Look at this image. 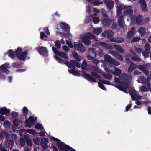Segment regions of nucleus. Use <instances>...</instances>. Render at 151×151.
Segmentation results:
<instances>
[{
  "label": "nucleus",
  "mask_w": 151,
  "mask_h": 151,
  "mask_svg": "<svg viewBox=\"0 0 151 151\" xmlns=\"http://www.w3.org/2000/svg\"><path fill=\"white\" fill-rule=\"evenodd\" d=\"M51 139L53 141L52 144L58 146L59 151H68L69 146L65 144L59 139L54 137H51Z\"/></svg>",
  "instance_id": "nucleus-1"
},
{
  "label": "nucleus",
  "mask_w": 151,
  "mask_h": 151,
  "mask_svg": "<svg viewBox=\"0 0 151 151\" xmlns=\"http://www.w3.org/2000/svg\"><path fill=\"white\" fill-rule=\"evenodd\" d=\"M23 50L20 47H18L17 49L14 52L12 49H10L9 50L8 52H7V53L9 56L13 59L15 57V55H16L17 57L18 55L21 54Z\"/></svg>",
  "instance_id": "nucleus-2"
},
{
  "label": "nucleus",
  "mask_w": 151,
  "mask_h": 151,
  "mask_svg": "<svg viewBox=\"0 0 151 151\" xmlns=\"http://www.w3.org/2000/svg\"><path fill=\"white\" fill-rule=\"evenodd\" d=\"M104 60L108 63L116 65H120L119 62L116 61L112 57L109 55H105L104 56Z\"/></svg>",
  "instance_id": "nucleus-3"
},
{
  "label": "nucleus",
  "mask_w": 151,
  "mask_h": 151,
  "mask_svg": "<svg viewBox=\"0 0 151 151\" xmlns=\"http://www.w3.org/2000/svg\"><path fill=\"white\" fill-rule=\"evenodd\" d=\"M52 48L55 54L62 57L65 59H68V56L66 53L65 52H59V50L54 47H52Z\"/></svg>",
  "instance_id": "nucleus-4"
},
{
  "label": "nucleus",
  "mask_w": 151,
  "mask_h": 151,
  "mask_svg": "<svg viewBox=\"0 0 151 151\" xmlns=\"http://www.w3.org/2000/svg\"><path fill=\"white\" fill-rule=\"evenodd\" d=\"M36 50L40 55L45 56H48V51L46 47L40 46L37 48Z\"/></svg>",
  "instance_id": "nucleus-5"
},
{
  "label": "nucleus",
  "mask_w": 151,
  "mask_h": 151,
  "mask_svg": "<svg viewBox=\"0 0 151 151\" xmlns=\"http://www.w3.org/2000/svg\"><path fill=\"white\" fill-rule=\"evenodd\" d=\"M125 9L124 10H126L124 12V14L129 17L132 16L133 13V11L132 9V6H125Z\"/></svg>",
  "instance_id": "nucleus-6"
},
{
  "label": "nucleus",
  "mask_w": 151,
  "mask_h": 151,
  "mask_svg": "<svg viewBox=\"0 0 151 151\" xmlns=\"http://www.w3.org/2000/svg\"><path fill=\"white\" fill-rule=\"evenodd\" d=\"M74 48L81 53H84L86 50V48L82 43H75L74 45Z\"/></svg>",
  "instance_id": "nucleus-7"
},
{
  "label": "nucleus",
  "mask_w": 151,
  "mask_h": 151,
  "mask_svg": "<svg viewBox=\"0 0 151 151\" xmlns=\"http://www.w3.org/2000/svg\"><path fill=\"white\" fill-rule=\"evenodd\" d=\"M104 3L107 9L111 11L113 9L114 4V2L112 0H105Z\"/></svg>",
  "instance_id": "nucleus-8"
},
{
  "label": "nucleus",
  "mask_w": 151,
  "mask_h": 151,
  "mask_svg": "<svg viewBox=\"0 0 151 151\" xmlns=\"http://www.w3.org/2000/svg\"><path fill=\"white\" fill-rule=\"evenodd\" d=\"M82 76L85 77V78L88 80L89 81H93L94 82H96L97 81L96 79L90 74L86 73L85 71L82 72Z\"/></svg>",
  "instance_id": "nucleus-9"
},
{
  "label": "nucleus",
  "mask_w": 151,
  "mask_h": 151,
  "mask_svg": "<svg viewBox=\"0 0 151 151\" xmlns=\"http://www.w3.org/2000/svg\"><path fill=\"white\" fill-rule=\"evenodd\" d=\"M139 4H140V7L142 11L145 12L147 11V4L145 0H139Z\"/></svg>",
  "instance_id": "nucleus-10"
},
{
  "label": "nucleus",
  "mask_w": 151,
  "mask_h": 151,
  "mask_svg": "<svg viewBox=\"0 0 151 151\" xmlns=\"http://www.w3.org/2000/svg\"><path fill=\"white\" fill-rule=\"evenodd\" d=\"M102 34L103 37L109 38L114 36V33L112 30H109L105 31L102 32Z\"/></svg>",
  "instance_id": "nucleus-11"
},
{
  "label": "nucleus",
  "mask_w": 151,
  "mask_h": 151,
  "mask_svg": "<svg viewBox=\"0 0 151 151\" xmlns=\"http://www.w3.org/2000/svg\"><path fill=\"white\" fill-rule=\"evenodd\" d=\"M28 55V52L27 51L25 50L20 54L17 57V58L21 60L24 61L25 58Z\"/></svg>",
  "instance_id": "nucleus-12"
},
{
  "label": "nucleus",
  "mask_w": 151,
  "mask_h": 151,
  "mask_svg": "<svg viewBox=\"0 0 151 151\" xmlns=\"http://www.w3.org/2000/svg\"><path fill=\"white\" fill-rule=\"evenodd\" d=\"M124 16L123 15H121L119 17L118 20V24L119 27L121 28H124Z\"/></svg>",
  "instance_id": "nucleus-13"
},
{
  "label": "nucleus",
  "mask_w": 151,
  "mask_h": 151,
  "mask_svg": "<svg viewBox=\"0 0 151 151\" xmlns=\"http://www.w3.org/2000/svg\"><path fill=\"white\" fill-rule=\"evenodd\" d=\"M111 52L114 56H115L119 60L121 61L123 60V57L120 54L114 50H112Z\"/></svg>",
  "instance_id": "nucleus-14"
},
{
  "label": "nucleus",
  "mask_w": 151,
  "mask_h": 151,
  "mask_svg": "<svg viewBox=\"0 0 151 151\" xmlns=\"http://www.w3.org/2000/svg\"><path fill=\"white\" fill-rule=\"evenodd\" d=\"M116 8V15L117 17H119L122 15V10H124L125 9V6L120 5L119 6H117Z\"/></svg>",
  "instance_id": "nucleus-15"
},
{
  "label": "nucleus",
  "mask_w": 151,
  "mask_h": 151,
  "mask_svg": "<svg viewBox=\"0 0 151 151\" xmlns=\"http://www.w3.org/2000/svg\"><path fill=\"white\" fill-rule=\"evenodd\" d=\"M112 20L109 18H105L102 19L103 25L105 26H108L112 23Z\"/></svg>",
  "instance_id": "nucleus-16"
},
{
  "label": "nucleus",
  "mask_w": 151,
  "mask_h": 151,
  "mask_svg": "<svg viewBox=\"0 0 151 151\" xmlns=\"http://www.w3.org/2000/svg\"><path fill=\"white\" fill-rule=\"evenodd\" d=\"M10 111V110L9 109H7V108L5 107L0 109V114L2 115L9 114Z\"/></svg>",
  "instance_id": "nucleus-17"
},
{
  "label": "nucleus",
  "mask_w": 151,
  "mask_h": 151,
  "mask_svg": "<svg viewBox=\"0 0 151 151\" xmlns=\"http://www.w3.org/2000/svg\"><path fill=\"white\" fill-rule=\"evenodd\" d=\"M139 79L142 81L144 82V84L145 85H146V86H147L148 87L150 86V80H146V79L145 78L144 76H141L139 77Z\"/></svg>",
  "instance_id": "nucleus-18"
},
{
  "label": "nucleus",
  "mask_w": 151,
  "mask_h": 151,
  "mask_svg": "<svg viewBox=\"0 0 151 151\" xmlns=\"http://www.w3.org/2000/svg\"><path fill=\"white\" fill-rule=\"evenodd\" d=\"M100 45L101 46L106 49H112L113 48L111 45L106 42H100Z\"/></svg>",
  "instance_id": "nucleus-19"
},
{
  "label": "nucleus",
  "mask_w": 151,
  "mask_h": 151,
  "mask_svg": "<svg viewBox=\"0 0 151 151\" xmlns=\"http://www.w3.org/2000/svg\"><path fill=\"white\" fill-rule=\"evenodd\" d=\"M114 81L117 83L122 84L124 83V77L122 76H120L118 78H117L116 77H115Z\"/></svg>",
  "instance_id": "nucleus-20"
},
{
  "label": "nucleus",
  "mask_w": 151,
  "mask_h": 151,
  "mask_svg": "<svg viewBox=\"0 0 151 151\" xmlns=\"http://www.w3.org/2000/svg\"><path fill=\"white\" fill-rule=\"evenodd\" d=\"M62 29L63 31L66 32L70 31V26L64 22H62Z\"/></svg>",
  "instance_id": "nucleus-21"
},
{
  "label": "nucleus",
  "mask_w": 151,
  "mask_h": 151,
  "mask_svg": "<svg viewBox=\"0 0 151 151\" xmlns=\"http://www.w3.org/2000/svg\"><path fill=\"white\" fill-rule=\"evenodd\" d=\"M94 57L91 56V55L87 56V58L88 60L92 61L93 63L97 65L99 63V61L97 59H95Z\"/></svg>",
  "instance_id": "nucleus-22"
},
{
  "label": "nucleus",
  "mask_w": 151,
  "mask_h": 151,
  "mask_svg": "<svg viewBox=\"0 0 151 151\" xmlns=\"http://www.w3.org/2000/svg\"><path fill=\"white\" fill-rule=\"evenodd\" d=\"M24 137L27 145L29 146H32V142L31 140L29 137L27 135H25L24 136Z\"/></svg>",
  "instance_id": "nucleus-23"
},
{
  "label": "nucleus",
  "mask_w": 151,
  "mask_h": 151,
  "mask_svg": "<svg viewBox=\"0 0 151 151\" xmlns=\"http://www.w3.org/2000/svg\"><path fill=\"white\" fill-rule=\"evenodd\" d=\"M0 70L2 73H6V74H8L9 71L5 67L4 64H3L0 67Z\"/></svg>",
  "instance_id": "nucleus-24"
},
{
  "label": "nucleus",
  "mask_w": 151,
  "mask_h": 151,
  "mask_svg": "<svg viewBox=\"0 0 151 151\" xmlns=\"http://www.w3.org/2000/svg\"><path fill=\"white\" fill-rule=\"evenodd\" d=\"M85 36L89 40L94 39L96 41H97V40L95 37L94 34L92 33L88 32Z\"/></svg>",
  "instance_id": "nucleus-25"
},
{
  "label": "nucleus",
  "mask_w": 151,
  "mask_h": 151,
  "mask_svg": "<svg viewBox=\"0 0 151 151\" xmlns=\"http://www.w3.org/2000/svg\"><path fill=\"white\" fill-rule=\"evenodd\" d=\"M85 35L82 40V42L86 45H89L91 43V41Z\"/></svg>",
  "instance_id": "nucleus-26"
},
{
  "label": "nucleus",
  "mask_w": 151,
  "mask_h": 151,
  "mask_svg": "<svg viewBox=\"0 0 151 151\" xmlns=\"http://www.w3.org/2000/svg\"><path fill=\"white\" fill-rule=\"evenodd\" d=\"M136 66L134 65V63L133 62H131L129 67L128 69V71L129 72H131L136 69Z\"/></svg>",
  "instance_id": "nucleus-27"
},
{
  "label": "nucleus",
  "mask_w": 151,
  "mask_h": 151,
  "mask_svg": "<svg viewBox=\"0 0 151 151\" xmlns=\"http://www.w3.org/2000/svg\"><path fill=\"white\" fill-rule=\"evenodd\" d=\"M142 16L138 15H137L136 18V21L137 24H139L142 22Z\"/></svg>",
  "instance_id": "nucleus-28"
},
{
  "label": "nucleus",
  "mask_w": 151,
  "mask_h": 151,
  "mask_svg": "<svg viewBox=\"0 0 151 151\" xmlns=\"http://www.w3.org/2000/svg\"><path fill=\"white\" fill-rule=\"evenodd\" d=\"M146 29L143 27H141L139 28L138 31L140 34L141 36H144L145 35Z\"/></svg>",
  "instance_id": "nucleus-29"
},
{
  "label": "nucleus",
  "mask_w": 151,
  "mask_h": 151,
  "mask_svg": "<svg viewBox=\"0 0 151 151\" xmlns=\"http://www.w3.org/2000/svg\"><path fill=\"white\" fill-rule=\"evenodd\" d=\"M89 55H91L92 56L96 57V53L95 49L93 48H90L88 50Z\"/></svg>",
  "instance_id": "nucleus-30"
},
{
  "label": "nucleus",
  "mask_w": 151,
  "mask_h": 151,
  "mask_svg": "<svg viewBox=\"0 0 151 151\" xmlns=\"http://www.w3.org/2000/svg\"><path fill=\"white\" fill-rule=\"evenodd\" d=\"M95 6H98L100 4L99 0H87Z\"/></svg>",
  "instance_id": "nucleus-31"
},
{
  "label": "nucleus",
  "mask_w": 151,
  "mask_h": 151,
  "mask_svg": "<svg viewBox=\"0 0 151 151\" xmlns=\"http://www.w3.org/2000/svg\"><path fill=\"white\" fill-rule=\"evenodd\" d=\"M37 119V118L36 117L34 118L32 116H31L29 117V120L31 124L32 125H34Z\"/></svg>",
  "instance_id": "nucleus-32"
},
{
  "label": "nucleus",
  "mask_w": 151,
  "mask_h": 151,
  "mask_svg": "<svg viewBox=\"0 0 151 151\" xmlns=\"http://www.w3.org/2000/svg\"><path fill=\"white\" fill-rule=\"evenodd\" d=\"M102 32V29L100 28L95 29L93 30V33L97 35L99 34Z\"/></svg>",
  "instance_id": "nucleus-33"
},
{
  "label": "nucleus",
  "mask_w": 151,
  "mask_h": 151,
  "mask_svg": "<svg viewBox=\"0 0 151 151\" xmlns=\"http://www.w3.org/2000/svg\"><path fill=\"white\" fill-rule=\"evenodd\" d=\"M129 93L131 96L132 99L133 100L135 99V96H136V92L135 90H132L129 91Z\"/></svg>",
  "instance_id": "nucleus-34"
},
{
  "label": "nucleus",
  "mask_w": 151,
  "mask_h": 151,
  "mask_svg": "<svg viewBox=\"0 0 151 151\" xmlns=\"http://www.w3.org/2000/svg\"><path fill=\"white\" fill-rule=\"evenodd\" d=\"M117 50L120 53H124V50L120 46L117 45L115 47Z\"/></svg>",
  "instance_id": "nucleus-35"
},
{
  "label": "nucleus",
  "mask_w": 151,
  "mask_h": 151,
  "mask_svg": "<svg viewBox=\"0 0 151 151\" xmlns=\"http://www.w3.org/2000/svg\"><path fill=\"white\" fill-rule=\"evenodd\" d=\"M96 55H98L100 57H102L103 55V51L102 50L100 49H97V51L96 52Z\"/></svg>",
  "instance_id": "nucleus-36"
},
{
  "label": "nucleus",
  "mask_w": 151,
  "mask_h": 151,
  "mask_svg": "<svg viewBox=\"0 0 151 151\" xmlns=\"http://www.w3.org/2000/svg\"><path fill=\"white\" fill-rule=\"evenodd\" d=\"M131 59L133 60L137 61V62H140L141 61V58L137 55L133 56L131 57Z\"/></svg>",
  "instance_id": "nucleus-37"
},
{
  "label": "nucleus",
  "mask_w": 151,
  "mask_h": 151,
  "mask_svg": "<svg viewBox=\"0 0 151 151\" xmlns=\"http://www.w3.org/2000/svg\"><path fill=\"white\" fill-rule=\"evenodd\" d=\"M122 73V71L119 68H116L115 69L114 72L113 73V74H114L116 76H119Z\"/></svg>",
  "instance_id": "nucleus-38"
},
{
  "label": "nucleus",
  "mask_w": 151,
  "mask_h": 151,
  "mask_svg": "<svg viewBox=\"0 0 151 151\" xmlns=\"http://www.w3.org/2000/svg\"><path fill=\"white\" fill-rule=\"evenodd\" d=\"M116 43H121L124 42V39L121 37H119L116 38Z\"/></svg>",
  "instance_id": "nucleus-39"
},
{
  "label": "nucleus",
  "mask_w": 151,
  "mask_h": 151,
  "mask_svg": "<svg viewBox=\"0 0 151 151\" xmlns=\"http://www.w3.org/2000/svg\"><path fill=\"white\" fill-rule=\"evenodd\" d=\"M22 111L24 116L26 117L28 114L29 111L27 108L25 106L22 109Z\"/></svg>",
  "instance_id": "nucleus-40"
},
{
  "label": "nucleus",
  "mask_w": 151,
  "mask_h": 151,
  "mask_svg": "<svg viewBox=\"0 0 151 151\" xmlns=\"http://www.w3.org/2000/svg\"><path fill=\"white\" fill-rule=\"evenodd\" d=\"M120 90L122 91H124L125 90L127 89V86H126L124 85H119L118 86V88Z\"/></svg>",
  "instance_id": "nucleus-41"
},
{
  "label": "nucleus",
  "mask_w": 151,
  "mask_h": 151,
  "mask_svg": "<svg viewBox=\"0 0 151 151\" xmlns=\"http://www.w3.org/2000/svg\"><path fill=\"white\" fill-rule=\"evenodd\" d=\"M55 58L59 63L63 64L64 63V61L61 58L59 57L56 55L55 56Z\"/></svg>",
  "instance_id": "nucleus-42"
},
{
  "label": "nucleus",
  "mask_w": 151,
  "mask_h": 151,
  "mask_svg": "<svg viewBox=\"0 0 151 151\" xmlns=\"http://www.w3.org/2000/svg\"><path fill=\"white\" fill-rule=\"evenodd\" d=\"M87 65L86 61L84 60L81 64V68L84 70H86L87 69Z\"/></svg>",
  "instance_id": "nucleus-43"
},
{
  "label": "nucleus",
  "mask_w": 151,
  "mask_h": 151,
  "mask_svg": "<svg viewBox=\"0 0 151 151\" xmlns=\"http://www.w3.org/2000/svg\"><path fill=\"white\" fill-rule=\"evenodd\" d=\"M70 62L77 67L79 68L81 67V65L79 63L76 61L75 60H72L70 61Z\"/></svg>",
  "instance_id": "nucleus-44"
},
{
  "label": "nucleus",
  "mask_w": 151,
  "mask_h": 151,
  "mask_svg": "<svg viewBox=\"0 0 151 151\" xmlns=\"http://www.w3.org/2000/svg\"><path fill=\"white\" fill-rule=\"evenodd\" d=\"M12 66V67L14 68H21L22 66V65L19 63L17 62L13 63Z\"/></svg>",
  "instance_id": "nucleus-45"
},
{
  "label": "nucleus",
  "mask_w": 151,
  "mask_h": 151,
  "mask_svg": "<svg viewBox=\"0 0 151 151\" xmlns=\"http://www.w3.org/2000/svg\"><path fill=\"white\" fill-rule=\"evenodd\" d=\"M55 46L58 49H59L61 47V44L60 41L58 40L56 41L55 42Z\"/></svg>",
  "instance_id": "nucleus-46"
},
{
  "label": "nucleus",
  "mask_w": 151,
  "mask_h": 151,
  "mask_svg": "<svg viewBox=\"0 0 151 151\" xmlns=\"http://www.w3.org/2000/svg\"><path fill=\"white\" fill-rule=\"evenodd\" d=\"M73 56L77 61H80V60L78 53L76 52L73 53Z\"/></svg>",
  "instance_id": "nucleus-47"
},
{
  "label": "nucleus",
  "mask_w": 151,
  "mask_h": 151,
  "mask_svg": "<svg viewBox=\"0 0 151 151\" xmlns=\"http://www.w3.org/2000/svg\"><path fill=\"white\" fill-rule=\"evenodd\" d=\"M134 32L132 31H130L128 32L127 37L129 39L132 38L133 36Z\"/></svg>",
  "instance_id": "nucleus-48"
},
{
  "label": "nucleus",
  "mask_w": 151,
  "mask_h": 151,
  "mask_svg": "<svg viewBox=\"0 0 151 151\" xmlns=\"http://www.w3.org/2000/svg\"><path fill=\"white\" fill-rule=\"evenodd\" d=\"M99 81L101 82L104 84L107 85H111V83L110 81L100 79H99Z\"/></svg>",
  "instance_id": "nucleus-49"
},
{
  "label": "nucleus",
  "mask_w": 151,
  "mask_h": 151,
  "mask_svg": "<svg viewBox=\"0 0 151 151\" xmlns=\"http://www.w3.org/2000/svg\"><path fill=\"white\" fill-rule=\"evenodd\" d=\"M40 34V37L41 39L43 40L44 38H47V36L46 35L45 33L43 32H41Z\"/></svg>",
  "instance_id": "nucleus-50"
},
{
  "label": "nucleus",
  "mask_w": 151,
  "mask_h": 151,
  "mask_svg": "<svg viewBox=\"0 0 151 151\" xmlns=\"http://www.w3.org/2000/svg\"><path fill=\"white\" fill-rule=\"evenodd\" d=\"M108 69L109 71L113 74L114 72V71L116 69L115 67L113 65H109L108 67Z\"/></svg>",
  "instance_id": "nucleus-51"
},
{
  "label": "nucleus",
  "mask_w": 151,
  "mask_h": 151,
  "mask_svg": "<svg viewBox=\"0 0 151 151\" xmlns=\"http://www.w3.org/2000/svg\"><path fill=\"white\" fill-rule=\"evenodd\" d=\"M13 122L15 126L17 127L18 126V124L20 123V121L18 119H16L13 120Z\"/></svg>",
  "instance_id": "nucleus-52"
},
{
  "label": "nucleus",
  "mask_w": 151,
  "mask_h": 151,
  "mask_svg": "<svg viewBox=\"0 0 151 151\" xmlns=\"http://www.w3.org/2000/svg\"><path fill=\"white\" fill-rule=\"evenodd\" d=\"M4 125L6 128H9L10 126V123L8 121L6 120L4 123Z\"/></svg>",
  "instance_id": "nucleus-53"
},
{
  "label": "nucleus",
  "mask_w": 151,
  "mask_h": 151,
  "mask_svg": "<svg viewBox=\"0 0 151 151\" xmlns=\"http://www.w3.org/2000/svg\"><path fill=\"white\" fill-rule=\"evenodd\" d=\"M150 52L147 51H144L142 52L143 56L146 58H147L149 56V55Z\"/></svg>",
  "instance_id": "nucleus-54"
},
{
  "label": "nucleus",
  "mask_w": 151,
  "mask_h": 151,
  "mask_svg": "<svg viewBox=\"0 0 151 151\" xmlns=\"http://www.w3.org/2000/svg\"><path fill=\"white\" fill-rule=\"evenodd\" d=\"M145 51L150 52V45L149 44L146 43L145 44Z\"/></svg>",
  "instance_id": "nucleus-55"
},
{
  "label": "nucleus",
  "mask_w": 151,
  "mask_h": 151,
  "mask_svg": "<svg viewBox=\"0 0 151 151\" xmlns=\"http://www.w3.org/2000/svg\"><path fill=\"white\" fill-rule=\"evenodd\" d=\"M27 132L31 134L35 135V131L33 129H27Z\"/></svg>",
  "instance_id": "nucleus-56"
},
{
  "label": "nucleus",
  "mask_w": 151,
  "mask_h": 151,
  "mask_svg": "<svg viewBox=\"0 0 151 151\" xmlns=\"http://www.w3.org/2000/svg\"><path fill=\"white\" fill-rule=\"evenodd\" d=\"M25 139L24 138H21L20 139V143L21 145L24 146L25 145Z\"/></svg>",
  "instance_id": "nucleus-57"
},
{
  "label": "nucleus",
  "mask_w": 151,
  "mask_h": 151,
  "mask_svg": "<svg viewBox=\"0 0 151 151\" xmlns=\"http://www.w3.org/2000/svg\"><path fill=\"white\" fill-rule=\"evenodd\" d=\"M140 40V38L139 37H134L131 40V42H133L137 41H139Z\"/></svg>",
  "instance_id": "nucleus-58"
},
{
  "label": "nucleus",
  "mask_w": 151,
  "mask_h": 151,
  "mask_svg": "<svg viewBox=\"0 0 151 151\" xmlns=\"http://www.w3.org/2000/svg\"><path fill=\"white\" fill-rule=\"evenodd\" d=\"M93 20L95 24L98 23L99 21V18L97 17H94L93 18Z\"/></svg>",
  "instance_id": "nucleus-59"
},
{
  "label": "nucleus",
  "mask_w": 151,
  "mask_h": 151,
  "mask_svg": "<svg viewBox=\"0 0 151 151\" xmlns=\"http://www.w3.org/2000/svg\"><path fill=\"white\" fill-rule=\"evenodd\" d=\"M98 84L99 86L101 89L104 90H106V89L105 88L104 85L103 84L101 83L100 82H99L98 83Z\"/></svg>",
  "instance_id": "nucleus-60"
},
{
  "label": "nucleus",
  "mask_w": 151,
  "mask_h": 151,
  "mask_svg": "<svg viewBox=\"0 0 151 151\" xmlns=\"http://www.w3.org/2000/svg\"><path fill=\"white\" fill-rule=\"evenodd\" d=\"M47 144L46 143L41 142V145L43 149H46L48 147Z\"/></svg>",
  "instance_id": "nucleus-61"
},
{
  "label": "nucleus",
  "mask_w": 151,
  "mask_h": 151,
  "mask_svg": "<svg viewBox=\"0 0 151 151\" xmlns=\"http://www.w3.org/2000/svg\"><path fill=\"white\" fill-rule=\"evenodd\" d=\"M25 126L27 127H28L29 128H31L32 127L31 124L29 122V121L28 120H25Z\"/></svg>",
  "instance_id": "nucleus-62"
},
{
  "label": "nucleus",
  "mask_w": 151,
  "mask_h": 151,
  "mask_svg": "<svg viewBox=\"0 0 151 151\" xmlns=\"http://www.w3.org/2000/svg\"><path fill=\"white\" fill-rule=\"evenodd\" d=\"M35 128L36 129H40L43 128V127L40 124L37 123L35 125Z\"/></svg>",
  "instance_id": "nucleus-63"
},
{
  "label": "nucleus",
  "mask_w": 151,
  "mask_h": 151,
  "mask_svg": "<svg viewBox=\"0 0 151 151\" xmlns=\"http://www.w3.org/2000/svg\"><path fill=\"white\" fill-rule=\"evenodd\" d=\"M112 76L111 74H105L104 75V77L106 79H109L110 78H112Z\"/></svg>",
  "instance_id": "nucleus-64"
}]
</instances>
